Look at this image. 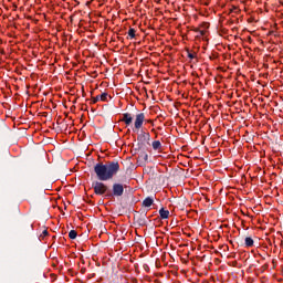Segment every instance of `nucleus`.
<instances>
[{
    "instance_id": "6e6552de",
    "label": "nucleus",
    "mask_w": 283,
    "mask_h": 283,
    "mask_svg": "<svg viewBox=\"0 0 283 283\" xmlns=\"http://www.w3.org/2000/svg\"><path fill=\"white\" fill-rule=\"evenodd\" d=\"M153 149H155V151H158V149H163V144L160 143V140L153 142Z\"/></svg>"
},
{
    "instance_id": "4468645a",
    "label": "nucleus",
    "mask_w": 283,
    "mask_h": 283,
    "mask_svg": "<svg viewBox=\"0 0 283 283\" xmlns=\"http://www.w3.org/2000/svg\"><path fill=\"white\" fill-rule=\"evenodd\" d=\"M49 232L48 230H43L42 233L40 234V240H45V238H48Z\"/></svg>"
},
{
    "instance_id": "f257e3e1",
    "label": "nucleus",
    "mask_w": 283,
    "mask_h": 283,
    "mask_svg": "<svg viewBox=\"0 0 283 283\" xmlns=\"http://www.w3.org/2000/svg\"><path fill=\"white\" fill-rule=\"evenodd\" d=\"M119 169H120V165L118 164V161H112L108 165L96 164L94 167V171L98 180H102V181L112 180L114 176L118 174Z\"/></svg>"
},
{
    "instance_id": "1a4fd4ad",
    "label": "nucleus",
    "mask_w": 283,
    "mask_h": 283,
    "mask_svg": "<svg viewBox=\"0 0 283 283\" xmlns=\"http://www.w3.org/2000/svg\"><path fill=\"white\" fill-rule=\"evenodd\" d=\"M128 36H129L130 39H136V29L130 28V29L128 30Z\"/></svg>"
},
{
    "instance_id": "7ed1b4c3",
    "label": "nucleus",
    "mask_w": 283,
    "mask_h": 283,
    "mask_svg": "<svg viewBox=\"0 0 283 283\" xmlns=\"http://www.w3.org/2000/svg\"><path fill=\"white\" fill-rule=\"evenodd\" d=\"M93 189L96 196H103V193L107 192V186L101 181H96L95 184H93Z\"/></svg>"
},
{
    "instance_id": "dca6fc26",
    "label": "nucleus",
    "mask_w": 283,
    "mask_h": 283,
    "mask_svg": "<svg viewBox=\"0 0 283 283\" xmlns=\"http://www.w3.org/2000/svg\"><path fill=\"white\" fill-rule=\"evenodd\" d=\"M193 54L192 53H188V59H193Z\"/></svg>"
},
{
    "instance_id": "39448f33",
    "label": "nucleus",
    "mask_w": 283,
    "mask_h": 283,
    "mask_svg": "<svg viewBox=\"0 0 283 283\" xmlns=\"http://www.w3.org/2000/svg\"><path fill=\"white\" fill-rule=\"evenodd\" d=\"M125 192V188L122 184H114L113 185V196H123Z\"/></svg>"
},
{
    "instance_id": "f03ea898",
    "label": "nucleus",
    "mask_w": 283,
    "mask_h": 283,
    "mask_svg": "<svg viewBox=\"0 0 283 283\" xmlns=\"http://www.w3.org/2000/svg\"><path fill=\"white\" fill-rule=\"evenodd\" d=\"M145 123H153V120L146 119L145 113H137L135 115L132 129L134 134H139L138 138H140V140H149L151 138V135L149 134V132H145L143 129V126L145 125Z\"/></svg>"
},
{
    "instance_id": "9d476101",
    "label": "nucleus",
    "mask_w": 283,
    "mask_h": 283,
    "mask_svg": "<svg viewBox=\"0 0 283 283\" xmlns=\"http://www.w3.org/2000/svg\"><path fill=\"white\" fill-rule=\"evenodd\" d=\"M76 235H78V233H76L75 230H71V231L69 232V238H70L71 240H76Z\"/></svg>"
},
{
    "instance_id": "9b49d317",
    "label": "nucleus",
    "mask_w": 283,
    "mask_h": 283,
    "mask_svg": "<svg viewBox=\"0 0 283 283\" xmlns=\"http://www.w3.org/2000/svg\"><path fill=\"white\" fill-rule=\"evenodd\" d=\"M245 247H253V239L251 237L245 238Z\"/></svg>"
},
{
    "instance_id": "20e7f679",
    "label": "nucleus",
    "mask_w": 283,
    "mask_h": 283,
    "mask_svg": "<svg viewBox=\"0 0 283 283\" xmlns=\"http://www.w3.org/2000/svg\"><path fill=\"white\" fill-rule=\"evenodd\" d=\"M120 120L126 125V127H129L134 123V116H132V113H124Z\"/></svg>"
},
{
    "instance_id": "423d86ee",
    "label": "nucleus",
    "mask_w": 283,
    "mask_h": 283,
    "mask_svg": "<svg viewBox=\"0 0 283 283\" xmlns=\"http://www.w3.org/2000/svg\"><path fill=\"white\" fill-rule=\"evenodd\" d=\"M159 216L161 220H167L169 218V210H165V208H161L159 210Z\"/></svg>"
},
{
    "instance_id": "0eeeda50",
    "label": "nucleus",
    "mask_w": 283,
    "mask_h": 283,
    "mask_svg": "<svg viewBox=\"0 0 283 283\" xmlns=\"http://www.w3.org/2000/svg\"><path fill=\"white\" fill-rule=\"evenodd\" d=\"M151 205H154V199L151 197H147L146 199H144L143 207L149 208L151 207Z\"/></svg>"
},
{
    "instance_id": "f8f14e48",
    "label": "nucleus",
    "mask_w": 283,
    "mask_h": 283,
    "mask_svg": "<svg viewBox=\"0 0 283 283\" xmlns=\"http://www.w3.org/2000/svg\"><path fill=\"white\" fill-rule=\"evenodd\" d=\"M99 101H102L103 103H105V101H107V93H102L101 95H97Z\"/></svg>"
},
{
    "instance_id": "2eb2a0df",
    "label": "nucleus",
    "mask_w": 283,
    "mask_h": 283,
    "mask_svg": "<svg viewBox=\"0 0 283 283\" xmlns=\"http://www.w3.org/2000/svg\"><path fill=\"white\" fill-rule=\"evenodd\" d=\"M98 101H101L99 97H98V95L95 96V97H92V103H93V104L98 103Z\"/></svg>"
},
{
    "instance_id": "ddd939ff",
    "label": "nucleus",
    "mask_w": 283,
    "mask_h": 283,
    "mask_svg": "<svg viewBox=\"0 0 283 283\" xmlns=\"http://www.w3.org/2000/svg\"><path fill=\"white\" fill-rule=\"evenodd\" d=\"M207 34V30H201V29H198L197 30V36H205Z\"/></svg>"
}]
</instances>
